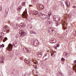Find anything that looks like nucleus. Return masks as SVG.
<instances>
[{"mask_svg": "<svg viewBox=\"0 0 76 76\" xmlns=\"http://www.w3.org/2000/svg\"><path fill=\"white\" fill-rule=\"evenodd\" d=\"M73 8H74V9H75V8H76V6H73Z\"/></svg>", "mask_w": 76, "mask_h": 76, "instance_id": "obj_44", "label": "nucleus"}, {"mask_svg": "<svg viewBox=\"0 0 76 76\" xmlns=\"http://www.w3.org/2000/svg\"><path fill=\"white\" fill-rule=\"evenodd\" d=\"M44 7L43 5L42 7V8H41V10H42L43 9H44Z\"/></svg>", "mask_w": 76, "mask_h": 76, "instance_id": "obj_36", "label": "nucleus"}, {"mask_svg": "<svg viewBox=\"0 0 76 76\" xmlns=\"http://www.w3.org/2000/svg\"><path fill=\"white\" fill-rule=\"evenodd\" d=\"M27 62H28V63L29 64L30 63V61H27Z\"/></svg>", "mask_w": 76, "mask_h": 76, "instance_id": "obj_41", "label": "nucleus"}, {"mask_svg": "<svg viewBox=\"0 0 76 76\" xmlns=\"http://www.w3.org/2000/svg\"><path fill=\"white\" fill-rule=\"evenodd\" d=\"M51 13L50 12H49L48 13V16H51Z\"/></svg>", "mask_w": 76, "mask_h": 76, "instance_id": "obj_28", "label": "nucleus"}, {"mask_svg": "<svg viewBox=\"0 0 76 76\" xmlns=\"http://www.w3.org/2000/svg\"><path fill=\"white\" fill-rule=\"evenodd\" d=\"M37 68V66H36L35 67V69H36Z\"/></svg>", "mask_w": 76, "mask_h": 76, "instance_id": "obj_49", "label": "nucleus"}, {"mask_svg": "<svg viewBox=\"0 0 76 76\" xmlns=\"http://www.w3.org/2000/svg\"><path fill=\"white\" fill-rule=\"evenodd\" d=\"M18 37H19V35H18V34L16 35V38H18Z\"/></svg>", "mask_w": 76, "mask_h": 76, "instance_id": "obj_38", "label": "nucleus"}, {"mask_svg": "<svg viewBox=\"0 0 76 76\" xmlns=\"http://www.w3.org/2000/svg\"><path fill=\"white\" fill-rule=\"evenodd\" d=\"M56 47H58L60 46V44H57V45H56Z\"/></svg>", "mask_w": 76, "mask_h": 76, "instance_id": "obj_31", "label": "nucleus"}, {"mask_svg": "<svg viewBox=\"0 0 76 76\" xmlns=\"http://www.w3.org/2000/svg\"><path fill=\"white\" fill-rule=\"evenodd\" d=\"M19 26V27L21 28H24V24L22 23L20 24Z\"/></svg>", "mask_w": 76, "mask_h": 76, "instance_id": "obj_10", "label": "nucleus"}, {"mask_svg": "<svg viewBox=\"0 0 76 76\" xmlns=\"http://www.w3.org/2000/svg\"><path fill=\"white\" fill-rule=\"evenodd\" d=\"M3 30L4 31H5V32H6V31H7L8 32H9V30H8V28H7V26H5L4 27Z\"/></svg>", "mask_w": 76, "mask_h": 76, "instance_id": "obj_7", "label": "nucleus"}, {"mask_svg": "<svg viewBox=\"0 0 76 76\" xmlns=\"http://www.w3.org/2000/svg\"><path fill=\"white\" fill-rule=\"evenodd\" d=\"M20 59L21 60H22V59H23V58H20Z\"/></svg>", "mask_w": 76, "mask_h": 76, "instance_id": "obj_50", "label": "nucleus"}, {"mask_svg": "<svg viewBox=\"0 0 76 76\" xmlns=\"http://www.w3.org/2000/svg\"><path fill=\"white\" fill-rule=\"evenodd\" d=\"M2 39H3V36H0V41H1V40H2Z\"/></svg>", "mask_w": 76, "mask_h": 76, "instance_id": "obj_26", "label": "nucleus"}, {"mask_svg": "<svg viewBox=\"0 0 76 76\" xmlns=\"http://www.w3.org/2000/svg\"><path fill=\"white\" fill-rule=\"evenodd\" d=\"M36 75H37V76H38V74H36Z\"/></svg>", "mask_w": 76, "mask_h": 76, "instance_id": "obj_53", "label": "nucleus"}, {"mask_svg": "<svg viewBox=\"0 0 76 76\" xmlns=\"http://www.w3.org/2000/svg\"><path fill=\"white\" fill-rule=\"evenodd\" d=\"M53 18H54V17H53Z\"/></svg>", "mask_w": 76, "mask_h": 76, "instance_id": "obj_56", "label": "nucleus"}, {"mask_svg": "<svg viewBox=\"0 0 76 76\" xmlns=\"http://www.w3.org/2000/svg\"><path fill=\"white\" fill-rule=\"evenodd\" d=\"M30 33L33 34H36V32L34 31H31L30 32Z\"/></svg>", "mask_w": 76, "mask_h": 76, "instance_id": "obj_17", "label": "nucleus"}, {"mask_svg": "<svg viewBox=\"0 0 76 76\" xmlns=\"http://www.w3.org/2000/svg\"><path fill=\"white\" fill-rule=\"evenodd\" d=\"M64 19L62 21V24L63 26V28L64 29H66V21H65L67 19V17H69V18H70L72 17V15H71V14L68 15L66 14L64 15Z\"/></svg>", "mask_w": 76, "mask_h": 76, "instance_id": "obj_1", "label": "nucleus"}, {"mask_svg": "<svg viewBox=\"0 0 76 76\" xmlns=\"http://www.w3.org/2000/svg\"><path fill=\"white\" fill-rule=\"evenodd\" d=\"M19 34L20 35L21 37H23V36H24L26 33L24 32V31L21 30L19 31Z\"/></svg>", "mask_w": 76, "mask_h": 76, "instance_id": "obj_4", "label": "nucleus"}, {"mask_svg": "<svg viewBox=\"0 0 76 76\" xmlns=\"http://www.w3.org/2000/svg\"><path fill=\"white\" fill-rule=\"evenodd\" d=\"M7 37H5L4 38V39L3 40V42H5V41H7Z\"/></svg>", "mask_w": 76, "mask_h": 76, "instance_id": "obj_20", "label": "nucleus"}, {"mask_svg": "<svg viewBox=\"0 0 76 76\" xmlns=\"http://www.w3.org/2000/svg\"><path fill=\"white\" fill-rule=\"evenodd\" d=\"M56 26H58V23L56 24Z\"/></svg>", "mask_w": 76, "mask_h": 76, "instance_id": "obj_39", "label": "nucleus"}, {"mask_svg": "<svg viewBox=\"0 0 76 76\" xmlns=\"http://www.w3.org/2000/svg\"><path fill=\"white\" fill-rule=\"evenodd\" d=\"M13 46L11 44H10L8 45V46L7 48L6 49L8 51H11L12 50V48Z\"/></svg>", "mask_w": 76, "mask_h": 76, "instance_id": "obj_3", "label": "nucleus"}, {"mask_svg": "<svg viewBox=\"0 0 76 76\" xmlns=\"http://www.w3.org/2000/svg\"><path fill=\"white\" fill-rule=\"evenodd\" d=\"M42 51L40 52V53H39L38 54H37V56L39 57H41L42 55Z\"/></svg>", "mask_w": 76, "mask_h": 76, "instance_id": "obj_9", "label": "nucleus"}, {"mask_svg": "<svg viewBox=\"0 0 76 76\" xmlns=\"http://www.w3.org/2000/svg\"><path fill=\"white\" fill-rule=\"evenodd\" d=\"M56 52H55L53 51L51 53V56L53 57H54L56 56Z\"/></svg>", "mask_w": 76, "mask_h": 76, "instance_id": "obj_11", "label": "nucleus"}, {"mask_svg": "<svg viewBox=\"0 0 76 76\" xmlns=\"http://www.w3.org/2000/svg\"><path fill=\"white\" fill-rule=\"evenodd\" d=\"M54 48L56 49H57V47H56V46H55L54 47Z\"/></svg>", "mask_w": 76, "mask_h": 76, "instance_id": "obj_46", "label": "nucleus"}, {"mask_svg": "<svg viewBox=\"0 0 76 76\" xmlns=\"http://www.w3.org/2000/svg\"><path fill=\"white\" fill-rule=\"evenodd\" d=\"M8 11H9V10L7 9V10L6 9L5 12L6 13H7V12H8Z\"/></svg>", "mask_w": 76, "mask_h": 76, "instance_id": "obj_35", "label": "nucleus"}, {"mask_svg": "<svg viewBox=\"0 0 76 76\" xmlns=\"http://www.w3.org/2000/svg\"><path fill=\"white\" fill-rule=\"evenodd\" d=\"M50 55L48 54H46L43 57V59L44 60H47L49 58V56Z\"/></svg>", "mask_w": 76, "mask_h": 76, "instance_id": "obj_6", "label": "nucleus"}, {"mask_svg": "<svg viewBox=\"0 0 76 76\" xmlns=\"http://www.w3.org/2000/svg\"><path fill=\"white\" fill-rule=\"evenodd\" d=\"M19 19H20V18H18V20H19Z\"/></svg>", "mask_w": 76, "mask_h": 76, "instance_id": "obj_55", "label": "nucleus"}, {"mask_svg": "<svg viewBox=\"0 0 76 76\" xmlns=\"http://www.w3.org/2000/svg\"><path fill=\"white\" fill-rule=\"evenodd\" d=\"M22 6H24V5H25V2H22Z\"/></svg>", "mask_w": 76, "mask_h": 76, "instance_id": "obj_37", "label": "nucleus"}, {"mask_svg": "<svg viewBox=\"0 0 76 76\" xmlns=\"http://www.w3.org/2000/svg\"><path fill=\"white\" fill-rule=\"evenodd\" d=\"M52 41H51V40H50V43H51V44H53V42H52Z\"/></svg>", "mask_w": 76, "mask_h": 76, "instance_id": "obj_45", "label": "nucleus"}, {"mask_svg": "<svg viewBox=\"0 0 76 76\" xmlns=\"http://www.w3.org/2000/svg\"><path fill=\"white\" fill-rule=\"evenodd\" d=\"M27 28L28 29H30V28H31V25H28L27 26Z\"/></svg>", "mask_w": 76, "mask_h": 76, "instance_id": "obj_15", "label": "nucleus"}, {"mask_svg": "<svg viewBox=\"0 0 76 76\" xmlns=\"http://www.w3.org/2000/svg\"><path fill=\"white\" fill-rule=\"evenodd\" d=\"M73 12H74V11H73Z\"/></svg>", "mask_w": 76, "mask_h": 76, "instance_id": "obj_57", "label": "nucleus"}, {"mask_svg": "<svg viewBox=\"0 0 76 76\" xmlns=\"http://www.w3.org/2000/svg\"><path fill=\"white\" fill-rule=\"evenodd\" d=\"M48 24H51V21H48Z\"/></svg>", "mask_w": 76, "mask_h": 76, "instance_id": "obj_27", "label": "nucleus"}, {"mask_svg": "<svg viewBox=\"0 0 76 76\" xmlns=\"http://www.w3.org/2000/svg\"><path fill=\"white\" fill-rule=\"evenodd\" d=\"M56 21H60V17H57L55 19Z\"/></svg>", "mask_w": 76, "mask_h": 76, "instance_id": "obj_14", "label": "nucleus"}, {"mask_svg": "<svg viewBox=\"0 0 76 76\" xmlns=\"http://www.w3.org/2000/svg\"><path fill=\"white\" fill-rule=\"evenodd\" d=\"M65 3L67 7H69L70 5V2L69 1H66Z\"/></svg>", "mask_w": 76, "mask_h": 76, "instance_id": "obj_12", "label": "nucleus"}, {"mask_svg": "<svg viewBox=\"0 0 76 76\" xmlns=\"http://www.w3.org/2000/svg\"><path fill=\"white\" fill-rule=\"evenodd\" d=\"M52 41L53 42V43H55V42H56V39H53V40H52Z\"/></svg>", "mask_w": 76, "mask_h": 76, "instance_id": "obj_21", "label": "nucleus"}, {"mask_svg": "<svg viewBox=\"0 0 76 76\" xmlns=\"http://www.w3.org/2000/svg\"><path fill=\"white\" fill-rule=\"evenodd\" d=\"M26 51L27 52H28V53H30V52H31V50H28H28H26Z\"/></svg>", "mask_w": 76, "mask_h": 76, "instance_id": "obj_33", "label": "nucleus"}, {"mask_svg": "<svg viewBox=\"0 0 76 76\" xmlns=\"http://www.w3.org/2000/svg\"><path fill=\"white\" fill-rule=\"evenodd\" d=\"M36 61H35L34 62V64H37Z\"/></svg>", "mask_w": 76, "mask_h": 76, "instance_id": "obj_42", "label": "nucleus"}, {"mask_svg": "<svg viewBox=\"0 0 76 76\" xmlns=\"http://www.w3.org/2000/svg\"><path fill=\"white\" fill-rule=\"evenodd\" d=\"M38 41L37 40H35L33 42V44H35V42H37Z\"/></svg>", "mask_w": 76, "mask_h": 76, "instance_id": "obj_24", "label": "nucleus"}, {"mask_svg": "<svg viewBox=\"0 0 76 76\" xmlns=\"http://www.w3.org/2000/svg\"><path fill=\"white\" fill-rule=\"evenodd\" d=\"M0 47H2V45H0Z\"/></svg>", "mask_w": 76, "mask_h": 76, "instance_id": "obj_52", "label": "nucleus"}, {"mask_svg": "<svg viewBox=\"0 0 76 76\" xmlns=\"http://www.w3.org/2000/svg\"><path fill=\"white\" fill-rule=\"evenodd\" d=\"M33 14L34 15H38V12L35 11H34L33 12Z\"/></svg>", "mask_w": 76, "mask_h": 76, "instance_id": "obj_13", "label": "nucleus"}, {"mask_svg": "<svg viewBox=\"0 0 76 76\" xmlns=\"http://www.w3.org/2000/svg\"><path fill=\"white\" fill-rule=\"evenodd\" d=\"M20 9H21V7H18V8H17V10H19Z\"/></svg>", "mask_w": 76, "mask_h": 76, "instance_id": "obj_23", "label": "nucleus"}, {"mask_svg": "<svg viewBox=\"0 0 76 76\" xmlns=\"http://www.w3.org/2000/svg\"><path fill=\"white\" fill-rule=\"evenodd\" d=\"M22 17L24 18H26V19L27 18V12L26 11H24L23 12L22 14Z\"/></svg>", "mask_w": 76, "mask_h": 76, "instance_id": "obj_5", "label": "nucleus"}, {"mask_svg": "<svg viewBox=\"0 0 76 76\" xmlns=\"http://www.w3.org/2000/svg\"><path fill=\"white\" fill-rule=\"evenodd\" d=\"M48 31L50 33H51L52 32H53H53H55L54 29L53 28H49Z\"/></svg>", "mask_w": 76, "mask_h": 76, "instance_id": "obj_8", "label": "nucleus"}, {"mask_svg": "<svg viewBox=\"0 0 76 76\" xmlns=\"http://www.w3.org/2000/svg\"><path fill=\"white\" fill-rule=\"evenodd\" d=\"M14 25H15V24H14V23H12L11 24V26H14Z\"/></svg>", "mask_w": 76, "mask_h": 76, "instance_id": "obj_34", "label": "nucleus"}, {"mask_svg": "<svg viewBox=\"0 0 76 76\" xmlns=\"http://www.w3.org/2000/svg\"><path fill=\"white\" fill-rule=\"evenodd\" d=\"M43 6V5H42V4H41L39 6V7H40V9H41V8L42 7V6Z\"/></svg>", "mask_w": 76, "mask_h": 76, "instance_id": "obj_22", "label": "nucleus"}, {"mask_svg": "<svg viewBox=\"0 0 76 76\" xmlns=\"http://www.w3.org/2000/svg\"><path fill=\"white\" fill-rule=\"evenodd\" d=\"M27 75H31V73H28Z\"/></svg>", "mask_w": 76, "mask_h": 76, "instance_id": "obj_48", "label": "nucleus"}, {"mask_svg": "<svg viewBox=\"0 0 76 76\" xmlns=\"http://www.w3.org/2000/svg\"><path fill=\"white\" fill-rule=\"evenodd\" d=\"M73 34H74V35H76V31H74L73 32Z\"/></svg>", "mask_w": 76, "mask_h": 76, "instance_id": "obj_29", "label": "nucleus"}, {"mask_svg": "<svg viewBox=\"0 0 76 76\" xmlns=\"http://www.w3.org/2000/svg\"><path fill=\"white\" fill-rule=\"evenodd\" d=\"M27 72H26V73H25V74H24V75L25 76V75H27Z\"/></svg>", "mask_w": 76, "mask_h": 76, "instance_id": "obj_47", "label": "nucleus"}, {"mask_svg": "<svg viewBox=\"0 0 76 76\" xmlns=\"http://www.w3.org/2000/svg\"><path fill=\"white\" fill-rule=\"evenodd\" d=\"M4 47V44L2 45V47Z\"/></svg>", "mask_w": 76, "mask_h": 76, "instance_id": "obj_40", "label": "nucleus"}, {"mask_svg": "<svg viewBox=\"0 0 76 76\" xmlns=\"http://www.w3.org/2000/svg\"><path fill=\"white\" fill-rule=\"evenodd\" d=\"M0 60H4V56L1 57L0 58Z\"/></svg>", "mask_w": 76, "mask_h": 76, "instance_id": "obj_19", "label": "nucleus"}, {"mask_svg": "<svg viewBox=\"0 0 76 76\" xmlns=\"http://www.w3.org/2000/svg\"><path fill=\"white\" fill-rule=\"evenodd\" d=\"M74 63H75V64H76V60L74 61Z\"/></svg>", "mask_w": 76, "mask_h": 76, "instance_id": "obj_43", "label": "nucleus"}, {"mask_svg": "<svg viewBox=\"0 0 76 76\" xmlns=\"http://www.w3.org/2000/svg\"><path fill=\"white\" fill-rule=\"evenodd\" d=\"M61 60L62 61H64V60H65V59L64 58H62L61 59Z\"/></svg>", "mask_w": 76, "mask_h": 76, "instance_id": "obj_30", "label": "nucleus"}, {"mask_svg": "<svg viewBox=\"0 0 76 76\" xmlns=\"http://www.w3.org/2000/svg\"><path fill=\"white\" fill-rule=\"evenodd\" d=\"M48 19H49H49H50V18H48Z\"/></svg>", "mask_w": 76, "mask_h": 76, "instance_id": "obj_54", "label": "nucleus"}, {"mask_svg": "<svg viewBox=\"0 0 76 76\" xmlns=\"http://www.w3.org/2000/svg\"><path fill=\"white\" fill-rule=\"evenodd\" d=\"M38 16L39 18H41L42 19H46L47 17V15L45 14H43L41 12L39 14Z\"/></svg>", "mask_w": 76, "mask_h": 76, "instance_id": "obj_2", "label": "nucleus"}, {"mask_svg": "<svg viewBox=\"0 0 76 76\" xmlns=\"http://www.w3.org/2000/svg\"><path fill=\"white\" fill-rule=\"evenodd\" d=\"M28 48H23V50L25 52V53H26V51L27 50L28 51Z\"/></svg>", "mask_w": 76, "mask_h": 76, "instance_id": "obj_18", "label": "nucleus"}, {"mask_svg": "<svg viewBox=\"0 0 76 76\" xmlns=\"http://www.w3.org/2000/svg\"><path fill=\"white\" fill-rule=\"evenodd\" d=\"M17 44V43L16 42H14V43L13 44V45H14V46H15V44Z\"/></svg>", "mask_w": 76, "mask_h": 76, "instance_id": "obj_25", "label": "nucleus"}, {"mask_svg": "<svg viewBox=\"0 0 76 76\" xmlns=\"http://www.w3.org/2000/svg\"><path fill=\"white\" fill-rule=\"evenodd\" d=\"M1 8H0V11H1Z\"/></svg>", "mask_w": 76, "mask_h": 76, "instance_id": "obj_51", "label": "nucleus"}, {"mask_svg": "<svg viewBox=\"0 0 76 76\" xmlns=\"http://www.w3.org/2000/svg\"><path fill=\"white\" fill-rule=\"evenodd\" d=\"M0 61L2 63H4V61H3V60H0Z\"/></svg>", "mask_w": 76, "mask_h": 76, "instance_id": "obj_32", "label": "nucleus"}, {"mask_svg": "<svg viewBox=\"0 0 76 76\" xmlns=\"http://www.w3.org/2000/svg\"><path fill=\"white\" fill-rule=\"evenodd\" d=\"M68 54H69V53L68 52H65L64 53V56H67Z\"/></svg>", "mask_w": 76, "mask_h": 76, "instance_id": "obj_16", "label": "nucleus"}]
</instances>
